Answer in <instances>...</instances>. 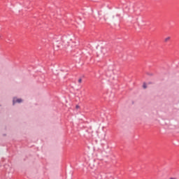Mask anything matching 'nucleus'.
Segmentation results:
<instances>
[{"instance_id":"obj_1","label":"nucleus","mask_w":179,"mask_h":179,"mask_svg":"<svg viewBox=\"0 0 179 179\" xmlns=\"http://www.w3.org/2000/svg\"><path fill=\"white\" fill-rule=\"evenodd\" d=\"M16 103H23V99H17V98H13V104L15 105L16 104Z\"/></svg>"},{"instance_id":"obj_2","label":"nucleus","mask_w":179,"mask_h":179,"mask_svg":"<svg viewBox=\"0 0 179 179\" xmlns=\"http://www.w3.org/2000/svg\"><path fill=\"white\" fill-rule=\"evenodd\" d=\"M171 39V37L168 36L166 38H164V42L165 43H169V41Z\"/></svg>"},{"instance_id":"obj_3","label":"nucleus","mask_w":179,"mask_h":179,"mask_svg":"<svg viewBox=\"0 0 179 179\" xmlns=\"http://www.w3.org/2000/svg\"><path fill=\"white\" fill-rule=\"evenodd\" d=\"M80 109V106H79V105H76V110H77L76 111H79Z\"/></svg>"},{"instance_id":"obj_4","label":"nucleus","mask_w":179,"mask_h":179,"mask_svg":"<svg viewBox=\"0 0 179 179\" xmlns=\"http://www.w3.org/2000/svg\"><path fill=\"white\" fill-rule=\"evenodd\" d=\"M143 89H147L148 86L146 85V83H143Z\"/></svg>"},{"instance_id":"obj_5","label":"nucleus","mask_w":179,"mask_h":179,"mask_svg":"<svg viewBox=\"0 0 179 179\" xmlns=\"http://www.w3.org/2000/svg\"><path fill=\"white\" fill-rule=\"evenodd\" d=\"M78 83H82V78L78 79Z\"/></svg>"},{"instance_id":"obj_6","label":"nucleus","mask_w":179,"mask_h":179,"mask_svg":"<svg viewBox=\"0 0 179 179\" xmlns=\"http://www.w3.org/2000/svg\"><path fill=\"white\" fill-rule=\"evenodd\" d=\"M170 179H176V178H171Z\"/></svg>"},{"instance_id":"obj_7","label":"nucleus","mask_w":179,"mask_h":179,"mask_svg":"<svg viewBox=\"0 0 179 179\" xmlns=\"http://www.w3.org/2000/svg\"><path fill=\"white\" fill-rule=\"evenodd\" d=\"M101 178H103V176L102 175H101Z\"/></svg>"}]
</instances>
